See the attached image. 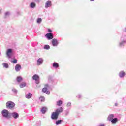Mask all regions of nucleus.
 <instances>
[{"instance_id": "58836bf2", "label": "nucleus", "mask_w": 126, "mask_h": 126, "mask_svg": "<svg viewBox=\"0 0 126 126\" xmlns=\"http://www.w3.org/2000/svg\"><path fill=\"white\" fill-rule=\"evenodd\" d=\"M95 0H90V1H94Z\"/></svg>"}, {"instance_id": "6ab92c4d", "label": "nucleus", "mask_w": 126, "mask_h": 126, "mask_svg": "<svg viewBox=\"0 0 126 126\" xmlns=\"http://www.w3.org/2000/svg\"><path fill=\"white\" fill-rule=\"evenodd\" d=\"M126 40H123L122 41L119 43V47L121 48L124 47V45L126 44Z\"/></svg>"}, {"instance_id": "473e14b6", "label": "nucleus", "mask_w": 126, "mask_h": 126, "mask_svg": "<svg viewBox=\"0 0 126 126\" xmlns=\"http://www.w3.org/2000/svg\"><path fill=\"white\" fill-rule=\"evenodd\" d=\"M48 33H52V32H53V31L51 30V29H48Z\"/></svg>"}, {"instance_id": "72a5a7b5", "label": "nucleus", "mask_w": 126, "mask_h": 126, "mask_svg": "<svg viewBox=\"0 0 126 126\" xmlns=\"http://www.w3.org/2000/svg\"><path fill=\"white\" fill-rule=\"evenodd\" d=\"M82 97V96L81 95V94H78V96H77V97L78 98V99H80V98H81Z\"/></svg>"}, {"instance_id": "f3484780", "label": "nucleus", "mask_w": 126, "mask_h": 126, "mask_svg": "<svg viewBox=\"0 0 126 126\" xmlns=\"http://www.w3.org/2000/svg\"><path fill=\"white\" fill-rule=\"evenodd\" d=\"M114 114H110L108 117V121L111 122V121L114 119Z\"/></svg>"}, {"instance_id": "0eeeda50", "label": "nucleus", "mask_w": 126, "mask_h": 126, "mask_svg": "<svg viewBox=\"0 0 126 126\" xmlns=\"http://www.w3.org/2000/svg\"><path fill=\"white\" fill-rule=\"evenodd\" d=\"M6 55L9 59H11L12 57V49H8L6 51Z\"/></svg>"}, {"instance_id": "a211bd4d", "label": "nucleus", "mask_w": 126, "mask_h": 126, "mask_svg": "<svg viewBox=\"0 0 126 126\" xmlns=\"http://www.w3.org/2000/svg\"><path fill=\"white\" fill-rule=\"evenodd\" d=\"M30 7L31 8H35L36 7V3L34 2H32L30 3Z\"/></svg>"}, {"instance_id": "b1692460", "label": "nucleus", "mask_w": 126, "mask_h": 126, "mask_svg": "<svg viewBox=\"0 0 126 126\" xmlns=\"http://www.w3.org/2000/svg\"><path fill=\"white\" fill-rule=\"evenodd\" d=\"M62 123H63V120L62 119H60V120H57L56 122H55V124L56 125H61V124H62Z\"/></svg>"}, {"instance_id": "4c0bfd02", "label": "nucleus", "mask_w": 126, "mask_h": 126, "mask_svg": "<svg viewBox=\"0 0 126 126\" xmlns=\"http://www.w3.org/2000/svg\"><path fill=\"white\" fill-rule=\"evenodd\" d=\"M115 107L118 106V103H116L115 104Z\"/></svg>"}, {"instance_id": "bb28decb", "label": "nucleus", "mask_w": 126, "mask_h": 126, "mask_svg": "<svg viewBox=\"0 0 126 126\" xmlns=\"http://www.w3.org/2000/svg\"><path fill=\"white\" fill-rule=\"evenodd\" d=\"M50 45H45L44 46V50H50Z\"/></svg>"}, {"instance_id": "f8f14e48", "label": "nucleus", "mask_w": 126, "mask_h": 126, "mask_svg": "<svg viewBox=\"0 0 126 126\" xmlns=\"http://www.w3.org/2000/svg\"><path fill=\"white\" fill-rule=\"evenodd\" d=\"M20 69H21V65L20 64H16L15 66V70L17 72L20 71Z\"/></svg>"}, {"instance_id": "dca6fc26", "label": "nucleus", "mask_w": 126, "mask_h": 126, "mask_svg": "<svg viewBox=\"0 0 126 126\" xmlns=\"http://www.w3.org/2000/svg\"><path fill=\"white\" fill-rule=\"evenodd\" d=\"M25 97L26 99H31V98L32 97V94L29 93L28 94H26Z\"/></svg>"}, {"instance_id": "ddd939ff", "label": "nucleus", "mask_w": 126, "mask_h": 126, "mask_svg": "<svg viewBox=\"0 0 126 126\" xmlns=\"http://www.w3.org/2000/svg\"><path fill=\"white\" fill-rule=\"evenodd\" d=\"M126 76V73L124 71H121L119 73V76L120 78H123L124 77Z\"/></svg>"}, {"instance_id": "f257e3e1", "label": "nucleus", "mask_w": 126, "mask_h": 126, "mask_svg": "<svg viewBox=\"0 0 126 126\" xmlns=\"http://www.w3.org/2000/svg\"><path fill=\"white\" fill-rule=\"evenodd\" d=\"M63 112V107L57 108L55 112H54L51 114V118L52 120H58L59 115Z\"/></svg>"}, {"instance_id": "7ed1b4c3", "label": "nucleus", "mask_w": 126, "mask_h": 126, "mask_svg": "<svg viewBox=\"0 0 126 126\" xmlns=\"http://www.w3.org/2000/svg\"><path fill=\"white\" fill-rule=\"evenodd\" d=\"M1 114L3 118H8L9 112L6 109H4L2 111Z\"/></svg>"}, {"instance_id": "4468645a", "label": "nucleus", "mask_w": 126, "mask_h": 126, "mask_svg": "<svg viewBox=\"0 0 126 126\" xmlns=\"http://www.w3.org/2000/svg\"><path fill=\"white\" fill-rule=\"evenodd\" d=\"M52 66L53 67H54V68H59V66H60V65L59 64V63L57 62H54L53 63Z\"/></svg>"}, {"instance_id": "a878e982", "label": "nucleus", "mask_w": 126, "mask_h": 126, "mask_svg": "<svg viewBox=\"0 0 126 126\" xmlns=\"http://www.w3.org/2000/svg\"><path fill=\"white\" fill-rule=\"evenodd\" d=\"M118 121V119L117 118H115L113 119L110 122H111L112 124H116Z\"/></svg>"}, {"instance_id": "9b49d317", "label": "nucleus", "mask_w": 126, "mask_h": 126, "mask_svg": "<svg viewBox=\"0 0 126 126\" xmlns=\"http://www.w3.org/2000/svg\"><path fill=\"white\" fill-rule=\"evenodd\" d=\"M52 6V2L51 1H47L45 3V8H48V7H51Z\"/></svg>"}, {"instance_id": "cd10ccee", "label": "nucleus", "mask_w": 126, "mask_h": 126, "mask_svg": "<svg viewBox=\"0 0 126 126\" xmlns=\"http://www.w3.org/2000/svg\"><path fill=\"white\" fill-rule=\"evenodd\" d=\"M41 22H42V18H38L37 19V23L38 24H40L41 23Z\"/></svg>"}, {"instance_id": "7c9ffc66", "label": "nucleus", "mask_w": 126, "mask_h": 126, "mask_svg": "<svg viewBox=\"0 0 126 126\" xmlns=\"http://www.w3.org/2000/svg\"><path fill=\"white\" fill-rule=\"evenodd\" d=\"M67 108H71V102H68L67 103Z\"/></svg>"}, {"instance_id": "e433bc0d", "label": "nucleus", "mask_w": 126, "mask_h": 126, "mask_svg": "<svg viewBox=\"0 0 126 126\" xmlns=\"http://www.w3.org/2000/svg\"><path fill=\"white\" fill-rule=\"evenodd\" d=\"M124 32H126V27L125 28V29L124 30Z\"/></svg>"}, {"instance_id": "423d86ee", "label": "nucleus", "mask_w": 126, "mask_h": 126, "mask_svg": "<svg viewBox=\"0 0 126 126\" xmlns=\"http://www.w3.org/2000/svg\"><path fill=\"white\" fill-rule=\"evenodd\" d=\"M45 37L47 40H52L54 38V34L53 33H48L45 34Z\"/></svg>"}, {"instance_id": "4be33fe9", "label": "nucleus", "mask_w": 126, "mask_h": 126, "mask_svg": "<svg viewBox=\"0 0 126 126\" xmlns=\"http://www.w3.org/2000/svg\"><path fill=\"white\" fill-rule=\"evenodd\" d=\"M56 105L59 107H60V106H62V105H63V101L61 100L57 101Z\"/></svg>"}, {"instance_id": "2f4dec72", "label": "nucleus", "mask_w": 126, "mask_h": 126, "mask_svg": "<svg viewBox=\"0 0 126 126\" xmlns=\"http://www.w3.org/2000/svg\"><path fill=\"white\" fill-rule=\"evenodd\" d=\"M69 114V110L68 109H67L66 111H65V115L66 116H68V115Z\"/></svg>"}, {"instance_id": "f03ea898", "label": "nucleus", "mask_w": 126, "mask_h": 126, "mask_svg": "<svg viewBox=\"0 0 126 126\" xmlns=\"http://www.w3.org/2000/svg\"><path fill=\"white\" fill-rule=\"evenodd\" d=\"M6 107L7 109H13L15 107V104L12 101H8L6 103Z\"/></svg>"}, {"instance_id": "f704fd0d", "label": "nucleus", "mask_w": 126, "mask_h": 126, "mask_svg": "<svg viewBox=\"0 0 126 126\" xmlns=\"http://www.w3.org/2000/svg\"><path fill=\"white\" fill-rule=\"evenodd\" d=\"M17 63V60L14 59V60L13 61V63Z\"/></svg>"}, {"instance_id": "393cba45", "label": "nucleus", "mask_w": 126, "mask_h": 126, "mask_svg": "<svg viewBox=\"0 0 126 126\" xmlns=\"http://www.w3.org/2000/svg\"><path fill=\"white\" fill-rule=\"evenodd\" d=\"M2 65L5 68H8L9 67V65L7 63H3Z\"/></svg>"}, {"instance_id": "ea45409f", "label": "nucleus", "mask_w": 126, "mask_h": 126, "mask_svg": "<svg viewBox=\"0 0 126 126\" xmlns=\"http://www.w3.org/2000/svg\"><path fill=\"white\" fill-rule=\"evenodd\" d=\"M1 13V10H0V14Z\"/></svg>"}, {"instance_id": "6e6552de", "label": "nucleus", "mask_w": 126, "mask_h": 126, "mask_svg": "<svg viewBox=\"0 0 126 126\" xmlns=\"http://www.w3.org/2000/svg\"><path fill=\"white\" fill-rule=\"evenodd\" d=\"M52 44L53 47H57L59 45V41L57 39L54 38L52 40Z\"/></svg>"}, {"instance_id": "c756f323", "label": "nucleus", "mask_w": 126, "mask_h": 126, "mask_svg": "<svg viewBox=\"0 0 126 126\" xmlns=\"http://www.w3.org/2000/svg\"><path fill=\"white\" fill-rule=\"evenodd\" d=\"M39 100L41 102H44L45 101V97L43 96H40L39 97Z\"/></svg>"}, {"instance_id": "39448f33", "label": "nucleus", "mask_w": 126, "mask_h": 126, "mask_svg": "<svg viewBox=\"0 0 126 126\" xmlns=\"http://www.w3.org/2000/svg\"><path fill=\"white\" fill-rule=\"evenodd\" d=\"M48 88H50V85L46 84L45 85V88H43L42 89V92H44V93H46V94H50V92L48 90Z\"/></svg>"}, {"instance_id": "20e7f679", "label": "nucleus", "mask_w": 126, "mask_h": 126, "mask_svg": "<svg viewBox=\"0 0 126 126\" xmlns=\"http://www.w3.org/2000/svg\"><path fill=\"white\" fill-rule=\"evenodd\" d=\"M32 79L35 81L36 84L40 83V77L37 74H35L32 76Z\"/></svg>"}, {"instance_id": "9d476101", "label": "nucleus", "mask_w": 126, "mask_h": 126, "mask_svg": "<svg viewBox=\"0 0 126 126\" xmlns=\"http://www.w3.org/2000/svg\"><path fill=\"white\" fill-rule=\"evenodd\" d=\"M43 62H44V60L42 58H39L37 60V65H41V64H43Z\"/></svg>"}, {"instance_id": "aec40b11", "label": "nucleus", "mask_w": 126, "mask_h": 126, "mask_svg": "<svg viewBox=\"0 0 126 126\" xmlns=\"http://www.w3.org/2000/svg\"><path fill=\"white\" fill-rule=\"evenodd\" d=\"M41 111L42 114H46V112H47V108L43 107L41 108Z\"/></svg>"}, {"instance_id": "c85d7f7f", "label": "nucleus", "mask_w": 126, "mask_h": 126, "mask_svg": "<svg viewBox=\"0 0 126 126\" xmlns=\"http://www.w3.org/2000/svg\"><path fill=\"white\" fill-rule=\"evenodd\" d=\"M12 92H13V93H14L15 94H17L18 91H17V90H16V89H15V88H13V89H12Z\"/></svg>"}, {"instance_id": "a19ab883", "label": "nucleus", "mask_w": 126, "mask_h": 126, "mask_svg": "<svg viewBox=\"0 0 126 126\" xmlns=\"http://www.w3.org/2000/svg\"><path fill=\"white\" fill-rule=\"evenodd\" d=\"M1 55V52H0V56Z\"/></svg>"}, {"instance_id": "412c9836", "label": "nucleus", "mask_w": 126, "mask_h": 126, "mask_svg": "<svg viewBox=\"0 0 126 126\" xmlns=\"http://www.w3.org/2000/svg\"><path fill=\"white\" fill-rule=\"evenodd\" d=\"M19 86L20 88H24V87H25V86H26V83L22 82L20 84Z\"/></svg>"}, {"instance_id": "2eb2a0df", "label": "nucleus", "mask_w": 126, "mask_h": 126, "mask_svg": "<svg viewBox=\"0 0 126 126\" xmlns=\"http://www.w3.org/2000/svg\"><path fill=\"white\" fill-rule=\"evenodd\" d=\"M22 80H23V78H22L21 76H18L16 78V81L18 82V83H20Z\"/></svg>"}, {"instance_id": "c9c22d12", "label": "nucleus", "mask_w": 126, "mask_h": 126, "mask_svg": "<svg viewBox=\"0 0 126 126\" xmlns=\"http://www.w3.org/2000/svg\"><path fill=\"white\" fill-rule=\"evenodd\" d=\"M99 126H105V125L104 124H100Z\"/></svg>"}, {"instance_id": "5701e85b", "label": "nucleus", "mask_w": 126, "mask_h": 126, "mask_svg": "<svg viewBox=\"0 0 126 126\" xmlns=\"http://www.w3.org/2000/svg\"><path fill=\"white\" fill-rule=\"evenodd\" d=\"M10 15V12H6L4 14V18H7L8 16Z\"/></svg>"}, {"instance_id": "1a4fd4ad", "label": "nucleus", "mask_w": 126, "mask_h": 126, "mask_svg": "<svg viewBox=\"0 0 126 126\" xmlns=\"http://www.w3.org/2000/svg\"><path fill=\"white\" fill-rule=\"evenodd\" d=\"M11 116L15 119H18V118H19V114H18L16 112L11 113Z\"/></svg>"}]
</instances>
